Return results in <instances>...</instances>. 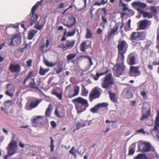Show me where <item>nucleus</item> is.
<instances>
[{
	"label": "nucleus",
	"mask_w": 159,
	"mask_h": 159,
	"mask_svg": "<svg viewBox=\"0 0 159 159\" xmlns=\"http://www.w3.org/2000/svg\"><path fill=\"white\" fill-rule=\"evenodd\" d=\"M50 45V41L49 39H47L46 40V43L45 44H43L40 47V50L43 52L44 50V48L46 46L47 48Z\"/></svg>",
	"instance_id": "35"
},
{
	"label": "nucleus",
	"mask_w": 159,
	"mask_h": 159,
	"mask_svg": "<svg viewBox=\"0 0 159 159\" xmlns=\"http://www.w3.org/2000/svg\"><path fill=\"white\" fill-rule=\"evenodd\" d=\"M16 39H19V38H17L16 37H13L11 40L9 42V41L8 42V45L9 46H13L14 45V44L13 43V40H15Z\"/></svg>",
	"instance_id": "51"
},
{
	"label": "nucleus",
	"mask_w": 159,
	"mask_h": 159,
	"mask_svg": "<svg viewBox=\"0 0 159 159\" xmlns=\"http://www.w3.org/2000/svg\"><path fill=\"white\" fill-rule=\"evenodd\" d=\"M145 37V33L144 31L133 32L131 33L129 39L132 41V45L137 46V44L140 43L138 41L143 39Z\"/></svg>",
	"instance_id": "3"
},
{
	"label": "nucleus",
	"mask_w": 159,
	"mask_h": 159,
	"mask_svg": "<svg viewBox=\"0 0 159 159\" xmlns=\"http://www.w3.org/2000/svg\"><path fill=\"white\" fill-rule=\"evenodd\" d=\"M75 41L74 40H66L65 41L60 43L58 45V48L62 49L63 51L67 49H70L74 46Z\"/></svg>",
	"instance_id": "6"
},
{
	"label": "nucleus",
	"mask_w": 159,
	"mask_h": 159,
	"mask_svg": "<svg viewBox=\"0 0 159 159\" xmlns=\"http://www.w3.org/2000/svg\"><path fill=\"white\" fill-rule=\"evenodd\" d=\"M86 42H82L80 45V50L82 52L85 51V49L87 48V46L86 45Z\"/></svg>",
	"instance_id": "36"
},
{
	"label": "nucleus",
	"mask_w": 159,
	"mask_h": 159,
	"mask_svg": "<svg viewBox=\"0 0 159 159\" xmlns=\"http://www.w3.org/2000/svg\"><path fill=\"white\" fill-rule=\"evenodd\" d=\"M42 99H36L35 101H32L30 104L27 103L25 106V109L27 110H30L31 109L36 107L41 102Z\"/></svg>",
	"instance_id": "12"
},
{
	"label": "nucleus",
	"mask_w": 159,
	"mask_h": 159,
	"mask_svg": "<svg viewBox=\"0 0 159 159\" xmlns=\"http://www.w3.org/2000/svg\"><path fill=\"white\" fill-rule=\"evenodd\" d=\"M148 93V91H147V92L144 90H143L141 91L140 93V95L142 97L143 99L146 98L147 97V93Z\"/></svg>",
	"instance_id": "44"
},
{
	"label": "nucleus",
	"mask_w": 159,
	"mask_h": 159,
	"mask_svg": "<svg viewBox=\"0 0 159 159\" xmlns=\"http://www.w3.org/2000/svg\"><path fill=\"white\" fill-rule=\"evenodd\" d=\"M97 105L99 108L102 107H107L108 105V104L106 102H103L102 103H98Z\"/></svg>",
	"instance_id": "48"
},
{
	"label": "nucleus",
	"mask_w": 159,
	"mask_h": 159,
	"mask_svg": "<svg viewBox=\"0 0 159 159\" xmlns=\"http://www.w3.org/2000/svg\"><path fill=\"white\" fill-rule=\"evenodd\" d=\"M138 150L142 152H147L155 151L154 147L148 142L139 143L138 145Z\"/></svg>",
	"instance_id": "8"
},
{
	"label": "nucleus",
	"mask_w": 159,
	"mask_h": 159,
	"mask_svg": "<svg viewBox=\"0 0 159 159\" xmlns=\"http://www.w3.org/2000/svg\"><path fill=\"white\" fill-rule=\"evenodd\" d=\"M152 65L154 66H159V57L153 60L152 62Z\"/></svg>",
	"instance_id": "50"
},
{
	"label": "nucleus",
	"mask_w": 159,
	"mask_h": 159,
	"mask_svg": "<svg viewBox=\"0 0 159 159\" xmlns=\"http://www.w3.org/2000/svg\"><path fill=\"white\" fill-rule=\"evenodd\" d=\"M50 124L51 126L53 128H55L56 127L57 124L56 123H55V122L54 121H51Z\"/></svg>",
	"instance_id": "57"
},
{
	"label": "nucleus",
	"mask_w": 159,
	"mask_h": 159,
	"mask_svg": "<svg viewBox=\"0 0 159 159\" xmlns=\"http://www.w3.org/2000/svg\"><path fill=\"white\" fill-rule=\"evenodd\" d=\"M108 93L111 100L114 102H117V100L116 98L115 94L114 93H111L110 91H109Z\"/></svg>",
	"instance_id": "29"
},
{
	"label": "nucleus",
	"mask_w": 159,
	"mask_h": 159,
	"mask_svg": "<svg viewBox=\"0 0 159 159\" xmlns=\"http://www.w3.org/2000/svg\"><path fill=\"white\" fill-rule=\"evenodd\" d=\"M43 27L44 25L43 24H41V25H39L38 22H37V24L35 26V29L39 30L43 29Z\"/></svg>",
	"instance_id": "47"
},
{
	"label": "nucleus",
	"mask_w": 159,
	"mask_h": 159,
	"mask_svg": "<svg viewBox=\"0 0 159 159\" xmlns=\"http://www.w3.org/2000/svg\"><path fill=\"white\" fill-rule=\"evenodd\" d=\"M85 126V125L84 124H81L80 122H79L77 124L76 126V129H79L81 127H84Z\"/></svg>",
	"instance_id": "52"
},
{
	"label": "nucleus",
	"mask_w": 159,
	"mask_h": 159,
	"mask_svg": "<svg viewBox=\"0 0 159 159\" xmlns=\"http://www.w3.org/2000/svg\"><path fill=\"white\" fill-rule=\"evenodd\" d=\"M126 68L125 65L116 64L113 69L114 75L117 77H119L124 73Z\"/></svg>",
	"instance_id": "9"
},
{
	"label": "nucleus",
	"mask_w": 159,
	"mask_h": 159,
	"mask_svg": "<svg viewBox=\"0 0 159 159\" xmlns=\"http://www.w3.org/2000/svg\"><path fill=\"white\" fill-rule=\"evenodd\" d=\"M135 57L132 53L130 54L127 57V61L128 64L130 66H132L135 64L136 62Z\"/></svg>",
	"instance_id": "17"
},
{
	"label": "nucleus",
	"mask_w": 159,
	"mask_h": 159,
	"mask_svg": "<svg viewBox=\"0 0 159 159\" xmlns=\"http://www.w3.org/2000/svg\"><path fill=\"white\" fill-rule=\"evenodd\" d=\"M150 10L151 12L155 13L157 14V11L156 7L155 6H151L150 7Z\"/></svg>",
	"instance_id": "53"
},
{
	"label": "nucleus",
	"mask_w": 159,
	"mask_h": 159,
	"mask_svg": "<svg viewBox=\"0 0 159 159\" xmlns=\"http://www.w3.org/2000/svg\"><path fill=\"white\" fill-rule=\"evenodd\" d=\"M75 148L74 147H73L69 151L70 154H72L75 157H76V154L75 150Z\"/></svg>",
	"instance_id": "43"
},
{
	"label": "nucleus",
	"mask_w": 159,
	"mask_h": 159,
	"mask_svg": "<svg viewBox=\"0 0 159 159\" xmlns=\"http://www.w3.org/2000/svg\"><path fill=\"white\" fill-rule=\"evenodd\" d=\"M76 31V29H74L72 32H68L67 34V37L72 36L74 35Z\"/></svg>",
	"instance_id": "46"
},
{
	"label": "nucleus",
	"mask_w": 159,
	"mask_h": 159,
	"mask_svg": "<svg viewBox=\"0 0 159 159\" xmlns=\"http://www.w3.org/2000/svg\"><path fill=\"white\" fill-rule=\"evenodd\" d=\"M7 108H6L5 107V108L3 107H1V109L6 114H8V110L7 109Z\"/></svg>",
	"instance_id": "55"
},
{
	"label": "nucleus",
	"mask_w": 159,
	"mask_h": 159,
	"mask_svg": "<svg viewBox=\"0 0 159 159\" xmlns=\"http://www.w3.org/2000/svg\"><path fill=\"white\" fill-rule=\"evenodd\" d=\"M12 104V103L11 100H7L4 102V105L5 107L8 108Z\"/></svg>",
	"instance_id": "40"
},
{
	"label": "nucleus",
	"mask_w": 159,
	"mask_h": 159,
	"mask_svg": "<svg viewBox=\"0 0 159 159\" xmlns=\"http://www.w3.org/2000/svg\"><path fill=\"white\" fill-rule=\"evenodd\" d=\"M102 91V90L98 87L94 88L89 94V101L92 102L94 99L99 98Z\"/></svg>",
	"instance_id": "7"
},
{
	"label": "nucleus",
	"mask_w": 159,
	"mask_h": 159,
	"mask_svg": "<svg viewBox=\"0 0 159 159\" xmlns=\"http://www.w3.org/2000/svg\"><path fill=\"white\" fill-rule=\"evenodd\" d=\"M43 61L44 63L47 66L49 67H53L55 66V64L50 62L45 59H44Z\"/></svg>",
	"instance_id": "41"
},
{
	"label": "nucleus",
	"mask_w": 159,
	"mask_h": 159,
	"mask_svg": "<svg viewBox=\"0 0 159 159\" xmlns=\"http://www.w3.org/2000/svg\"><path fill=\"white\" fill-rule=\"evenodd\" d=\"M150 114V110H148L145 114H143L140 118V120H143L144 119L147 118L149 116Z\"/></svg>",
	"instance_id": "39"
},
{
	"label": "nucleus",
	"mask_w": 159,
	"mask_h": 159,
	"mask_svg": "<svg viewBox=\"0 0 159 159\" xmlns=\"http://www.w3.org/2000/svg\"><path fill=\"white\" fill-rule=\"evenodd\" d=\"M125 53L123 52H118V55L117 59V62L116 64H120L121 65L124 64L125 56L124 54Z\"/></svg>",
	"instance_id": "21"
},
{
	"label": "nucleus",
	"mask_w": 159,
	"mask_h": 159,
	"mask_svg": "<svg viewBox=\"0 0 159 159\" xmlns=\"http://www.w3.org/2000/svg\"><path fill=\"white\" fill-rule=\"evenodd\" d=\"M118 30V25L115 24L114 27L111 29L110 30L108 31V38L110 39L113 35Z\"/></svg>",
	"instance_id": "19"
},
{
	"label": "nucleus",
	"mask_w": 159,
	"mask_h": 159,
	"mask_svg": "<svg viewBox=\"0 0 159 159\" xmlns=\"http://www.w3.org/2000/svg\"><path fill=\"white\" fill-rule=\"evenodd\" d=\"M137 133H142L144 134H145V132L144 129L143 128H141L139 130H137Z\"/></svg>",
	"instance_id": "59"
},
{
	"label": "nucleus",
	"mask_w": 159,
	"mask_h": 159,
	"mask_svg": "<svg viewBox=\"0 0 159 159\" xmlns=\"http://www.w3.org/2000/svg\"><path fill=\"white\" fill-rule=\"evenodd\" d=\"M132 6L133 7H138L140 9H143L146 7L147 4L144 3L142 2H134L132 3Z\"/></svg>",
	"instance_id": "20"
},
{
	"label": "nucleus",
	"mask_w": 159,
	"mask_h": 159,
	"mask_svg": "<svg viewBox=\"0 0 159 159\" xmlns=\"http://www.w3.org/2000/svg\"><path fill=\"white\" fill-rule=\"evenodd\" d=\"M5 94L11 97H12L13 96V94H12L10 93L9 91H6L5 92Z\"/></svg>",
	"instance_id": "62"
},
{
	"label": "nucleus",
	"mask_w": 159,
	"mask_h": 159,
	"mask_svg": "<svg viewBox=\"0 0 159 159\" xmlns=\"http://www.w3.org/2000/svg\"><path fill=\"white\" fill-rule=\"evenodd\" d=\"M154 124L155 125L153 130L154 131H157V136L159 141V129H158L159 127V113H158L157 114L155 118Z\"/></svg>",
	"instance_id": "16"
},
{
	"label": "nucleus",
	"mask_w": 159,
	"mask_h": 159,
	"mask_svg": "<svg viewBox=\"0 0 159 159\" xmlns=\"http://www.w3.org/2000/svg\"><path fill=\"white\" fill-rule=\"evenodd\" d=\"M109 71L108 69H107L104 72L98 73H97L93 77V79L96 81L97 80L99 77L105 74L104 79L101 83V87L102 88L106 89H110L113 84H114V79L112 73H110L107 74Z\"/></svg>",
	"instance_id": "1"
},
{
	"label": "nucleus",
	"mask_w": 159,
	"mask_h": 159,
	"mask_svg": "<svg viewBox=\"0 0 159 159\" xmlns=\"http://www.w3.org/2000/svg\"><path fill=\"white\" fill-rule=\"evenodd\" d=\"M72 101L75 104V108L79 113L85 111L89 105L88 100L81 97L75 98Z\"/></svg>",
	"instance_id": "2"
},
{
	"label": "nucleus",
	"mask_w": 159,
	"mask_h": 159,
	"mask_svg": "<svg viewBox=\"0 0 159 159\" xmlns=\"http://www.w3.org/2000/svg\"><path fill=\"white\" fill-rule=\"evenodd\" d=\"M63 69L61 67H60L57 70H56V73L57 74H59L61 72Z\"/></svg>",
	"instance_id": "61"
},
{
	"label": "nucleus",
	"mask_w": 159,
	"mask_h": 159,
	"mask_svg": "<svg viewBox=\"0 0 159 159\" xmlns=\"http://www.w3.org/2000/svg\"><path fill=\"white\" fill-rule=\"evenodd\" d=\"M134 159H148V158L146 154L140 153L135 157L134 158Z\"/></svg>",
	"instance_id": "30"
},
{
	"label": "nucleus",
	"mask_w": 159,
	"mask_h": 159,
	"mask_svg": "<svg viewBox=\"0 0 159 159\" xmlns=\"http://www.w3.org/2000/svg\"><path fill=\"white\" fill-rule=\"evenodd\" d=\"M140 67L138 66H131L128 72V74L130 76L136 77L140 75L141 74L139 70Z\"/></svg>",
	"instance_id": "11"
},
{
	"label": "nucleus",
	"mask_w": 159,
	"mask_h": 159,
	"mask_svg": "<svg viewBox=\"0 0 159 159\" xmlns=\"http://www.w3.org/2000/svg\"><path fill=\"white\" fill-rule=\"evenodd\" d=\"M76 56V53H71L69 54L66 57L67 60L68 61L74 59Z\"/></svg>",
	"instance_id": "34"
},
{
	"label": "nucleus",
	"mask_w": 159,
	"mask_h": 159,
	"mask_svg": "<svg viewBox=\"0 0 159 159\" xmlns=\"http://www.w3.org/2000/svg\"><path fill=\"white\" fill-rule=\"evenodd\" d=\"M102 32V30L101 28H98L97 30V33L98 34H100Z\"/></svg>",
	"instance_id": "64"
},
{
	"label": "nucleus",
	"mask_w": 159,
	"mask_h": 159,
	"mask_svg": "<svg viewBox=\"0 0 159 159\" xmlns=\"http://www.w3.org/2000/svg\"><path fill=\"white\" fill-rule=\"evenodd\" d=\"M86 34L85 35V38L86 39H89L92 37V35L90 29L88 28H86Z\"/></svg>",
	"instance_id": "38"
},
{
	"label": "nucleus",
	"mask_w": 159,
	"mask_h": 159,
	"mask_svg": "<svg viewBox=\"0 0 159 159\" xmlns=\"http://www.w3.org/2000/svg\"><path fill=\"white\" fill-rule=\"evenodd\" d=\"M116 24H117L118 25V27L119 26H120V29H122L124 25V23L123 22H119L118 23H116Z\"/></svg>",
	"instance_id": "56"
},
{
	"label": "nucleus",
	"mask_w": 159,
	"mask_h": 159,
	"mask_svg": "<svg viewBox=\"0 0 159 159\" xmlns=\"http://www.w3.org/2000/svg\"><path fill=\"white\" fill-rule=\"evenodd\" d=\"M151 22L149 20H141L139 22V29L144 30L147 28L148 25H150Z\"/></svg>",
	"instance_id": "15"
},
{
	"label": "nucleus",
	"mask_w": 159,
	"mask_h": 159,
	"mask_svg": "<svg viewBox=\"0 0 159 159\" xmlns=\"http://www.w3.org/2000/svg\"><path fill=\"white\" fill-rule=\"evenodd\" d=\"M9 69L12 72L18 73L21 71V67L19 64L14 65L12 63H11L9 66Z\"/></svg>",
	"instance_id": "14"
},
{
	"label": "nucleus",
	"mask_w": 159,
	"mask_h": 159,
	"mask_svg": "<svg viewBox=\"0 0 159 159\" xmlns=\"http://www.w3.org/2000/svg\"><path fill=\"white\" fill-rule=\"evenodd\" d=\"M127 43L124 40L118 41V44L117 46L118 52H123L126 53L127 51V48L125 47Z\"/></svg>",
	"instance_id": "13"
},
{
	"label": "nucleus",
	"mask_w": 159,
	"mask_h": 159,
	"mask_svg": "<svg viewBox=\"0 0 159 159\" xmlns=\"http://www.w3.org/2000/svg\"><path fill=\"white\" fill-rule=\"evenodd\" d=\"M38 31L37 30L34 29H33L30 30L28 34V38L29 40L32 39L36 33H37Z\"/></svg>",
	"instance_id": "26"
},
{
	"label": "nucleus",
	"mask_w": 159,
	"mask_h": 159,
	"mask_svg": "<svg viewBox=\"0 0 159 159\" xmlns=\"http://www.w3.org/2000/svg\"><path fill=\"white\" fill-rule=\"evenodd\" d=\"M33 72L32 71H31L29 72L28 75L27 76L28 78L31 79L32 78V77L33 76Z\"/></svg>",
	"instance_id": "58"
},
{
	"label": "nucleus",
	"mask_w": 159,
	"mask_h": 159,
	"mask_svg": "<svg viewBox=\"0 0 159 159\" xmlns=\"http://www.w3.org/2000/svg\"><path fill=\"white\" fill-rule=\"evenodd\" d=\"M31 80L29 85V87L38 90L39 89L35 84L34 78H31Z\"/></svg>",
	"instance_id": "24"
},
{
	"label": "nucleus",
	"mask_w": 159,
	"mask_h": 159,
	"mask_svg": "<svg viewBox=\"0 0 159 159\" xmlns=\"http://www.w3.org/2000/svg\"><path fill=\"white\" fill-rule=\"evenodd\" d=\"M7 149V154L4 156L3 159H8L9 156H12L16 153V150L14 148L8 146Z\"/></svg>",
	"instance_id": "18"
},
{
	"label": "nucleus",
	"mask_w": 159,
	"mask_h": 159,
	"mask_svg": "<svg viewBox=\"0 0 159 159\" xmlns=\"http://www.w3.org/2000/svg\"><path fill=\"white\" fill-rule=\"evenodd\" d=\"M32 62V60L31 59L27 61L26 62L27 66L29 67H30L31 66Z\"/></svg>",
	"instance_id": "54"
},
{
	"label": "nucleus",
	"mask_w": 159,
	"mask_h": 159,
	"mask_svg": "<svg viewBox=\"0 0 159 159\" xmlns=\"http://www.w3.org/2000/svg\"><path fill=\"white\" fill-rule=\"evenodd\" d=\"M80 92V87L76 86L73 90L70 85L66 88L65 91V95L66 98H71L78 95Z\"/></svg>",
	"instance_id": "4"
},
{
	"label": "nucleus",
	"mask_w": 159,
	"mask_h": 159,
	"mask_svg": "<svg viewBox=\"0 0 159 159\" xmlns=\"http://www.w3.org/2000/svg\"><path fill=\"white\" fill-rule=\"evenodd\" d=\"M12 139L11 142L9 143L8 146L10 147L11 148H15L17 147V142L16 141L14 140V139L16 137V134L13 133H12Z\"/></svg>",
	"instance_id": "22"
},
{
	"label": "nucleus",
	"mask_w": 159,
	"mask_h": 159,
	"mask_svg": "<svg viewBox=\"0 0 159 159\" xmlns=\"http://www.w3.org/2000/svg\"><path fill=\"white\" fill-rule=\"evenodd\" d=\"M137 10L138 11L143 14V16L144 18L148 17V18H151L153 17L152 15L149 12H144L139 8L137 9Z\"/></svg>",
	"instance_id": "23"
},
{
	"label": "nucleus",
	"mask_w": 159,
	"mask_h": 159,
	"mask_svg": "<svg viewBox=\"0 0 159 159\" xmlns=\"http://www.w3.org/2000/svg\"><path fill=\"white\" fill-rule=\"evenodd\" d=\"M52 94L56 96L60 100H61L62 99V94L61 93H58L56 92L53 91L52 92Z\"/></svg>",
	"instance_id": "42"
},
{
	"label": "nucleus",
	"mask_w": 159,
	"mask_h": 159,
	"mask_svg": "<svg viewBox=\"0 0 159 159\" xmlns=\"http://www.w3.org/2000/svg\"><path fill=\"white\" fill-rule=\"evenodd\" d=\"M66 31L64 32V36H63L62 38L61 39V41H65L66 40V38L65 37V35H66Z\"/></svg>",
	"instance_id": "60"
},
{
	"label": "nucleus",
	"mask_w": 159,
	"mask_h": 159,
	"mask_svg": "<svg viewBox=\"0 0 159 159\" xmlns=\"http://www.w3.org/2000/svg\"><path fill=\"white\" fill-rule=\"evenodd\" d=\"M118 5L120 7H123L122 10L124 11H125L128 9L127 4L123 3V0H119Z\"/></svg>",
	"instance_id": "27"
},
{
	"label": "nucleus",
	"mask_w": 159,
	"mask_h": 159,
	"mask_svg": "<svg viewBox=\"0 0 159 159\" xmlns=\"http://www.w3.org/2000/svg\"><path fill=\"white\" fill-rule=\"evenodd\" d=\"M41 116H37L36 118L34 119L32 121V125L33 126H36L40 121Z\"/></svg>",
	"instance_id": "28"
},
{
	"label": "nucleus",
	"mask_w": 159,
	"mask_h": 159,
	"mask_svg": "<svg viewBox=\"0 0 159 159\" xmlns=\"http://www.w3.org/2000/svg\"><path fill=\"white\" fill-rule=\"evenodd\" d=\"M81 87V95L84 96H87L89 93L88 91L86 90L85 86H84L83 84H82Z\"/></svg>",
	"instance_id": "31"
},
{
	"label": "nucleus",
	"mask_w": 159,
	"mask_h": 159,
	"mask_svg": "<svg viewBox=\"0 0 159 159\" xmlns=\"http://www.w3.org/2000/svg\"><path fill=\"white\" fill-rule=\"evenodd\" d=\"M43 0H41L40 1H38L32 7L31 9V12L30 14L31 16V18L30 19V22L31 25H32L35 24L38 19V16L35 13L36 9L39 6H42V2Z\"/></svg>",
	"instance_id": "5"
},
{
	"label": "nucleus",
	"mask_w": 159,
	"mask_h": 159,
	"mask_svg": "<svg viewBox=\"0 0 159 159\" xmlns=\"http://www.w3.org/2000/svg\"><path fill=\"white\" fill-rule=\"evenodd\" d=\"M55 114L56 116L59 118L63 117L65 115L64 112L59 113L58 111L57 108L55 109Z\"/></svg>",
	"instance_id": "37"
},
{
	"label": "nucleus",
	"mask_w": 159,
	"mask_h": 159,
	"mask_svg": "<svg viewBox=\"0 0 159 159\" xmlns=\"http://www.w3.org/2000/svg\"><path fill=\"white\" fill-rule=\"evenodd\" d=\"M52 105L51 104H50L46 110L45 113V115L46 116L49 117L50 116L51 113V110L52 108Z\"/></svg>",
	"instance_id": "32"
},
{
	"label": "nucleus",
	"mask_w": 159,
	"mask_h": 159,
	"mask_svg": "<svg viewBox=\"0 0 159 159\" xmlns=\"http://www.w3.org/2000/svg\"><path fill=\"white\" fill-rule=\"evenodd\" d=\"M63 24L68 28H71L75 26L77 22L76 18L73 16L68 17L67 19H64Z\"/></svg>",
	"instance_id": "10"
},
{
	"label": "nucleus",
	"mask_w": 159,
	"mask_h": 159,
	"mask_svg": "<svg viewBox=\"0 0 159 159\" xmlns=\"http://www.w3.org/2000/svg\"><path fill=\"white\" fill-rule=\"evenodd\" d=\"M131 22V20L130 19H129L127 22V24H128V27L126 28V27H125L124 28V30L125 31H127L129 30V29L130 28V23Z\"/></svg>",
	"instance_id": "49"
},
{
	"label": "nucleus",
	"mask_w": 159,
	"mask_h": 159,
	"mask_svg": "<svg viewBox=\"0 0 159 159\" xmlns=\"http://www.w3.org/2000/svg\"><path fill=\"white\" fill-rule=\"evenodd\" d=\"M157 40L159 42V28L157 30Z\"/></svg>",
	"instance_id": "63"
},
{
	"label": "nucleus",
	"mask_w": 159,
	"mask_h": 159,
	"mask_svg": "<svg viewBox=\"0 0 159 159\" xmlns=\"http://www.w3.org/2000/svg\"><path fill=\"white\" fill-rule=\"evenodd\" d=\"M99 108L97 105H96L90 109V111L93 113H96Z\"/></svg>",
	"instance_id": "45"
},
{
	"label": "nucleus",
	"mask_w": 159,
	"mask_h": 159,
	"mask_svg": "<svg viewBox=\"0 0 159 159\" xmlns=\"http://www.w3.org/2000/svg\"><path fill=\"white\" fill-rule=\"evenodd\" d=\"M136 144L134 143H132L129 148L128 155L130 156L132 155L134 153L135 150Z\"/></svg>",
	"instance_id": "25"
},
{
	"label": "nucleus",
	"mask_w": 159,
	"mask_h": 159,
	"mask_svg": "<svg viewBox=\"0 0 159 159\" xmlns=\"http://www.w3.org/2000/svg\"><path fill=\"white\" fill-rule=\"evenodd\" d=\"M49 70V69H43L41 66L40 67L39 71V74L40 75H45Z\"/></svg>",
	"instance_id": "33"
}]
</instances>
